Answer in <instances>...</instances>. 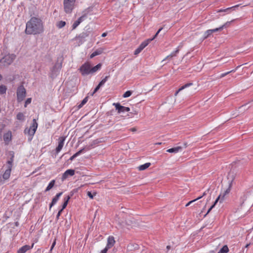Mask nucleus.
Listing matches in <instances>:
<instances>
[{
	"mask_svg": "<svg viewBox=\"0 0 253 253\" xmlns=\"http://www.w3.org/2000/svg\"><path fill=\"white\" fill-rule=\"evenodd\" d=\"M43 31V26L40 18L33 17L26 23L25 33L27 35H37Z\"/></svg>",
	"mask_w": 253,
	"mask_h": 253,
	"instance_id": "1",
	"label": "nucleus"
},
{
	"mask_svg": "<svg viewBox=\"0 0 253 253\" xmlns=\"http://www.w3.org/2000/svg\"><path fill=\"white\" fill-rule=\"evenodd\" d=\"M38 127V123L36 119L32 121V125L29 128L26 127L24 130V133L28 135V141H31L33 139V136L35 133Z\"/></svg>",
	"mask_w": 253,
	"mask_h": 253,
	"instance_id": "2",
	"label": "nucleus"
},
{
	"mask_svg": "<svg viewBox=\"0 0 253 253\" xmlns=\"http://www.w3.org/2000/svg\"><path fill=\"white\" fill-rule=\"evenodd\" d=\"M16 56L13 54H8L0 59V67H3L10 65L15 59Z\"/></svg>",
	"mask_w": 253,
	"mask_h": 253,
	"instance_id": "3",
	"label": "nucleus"
},
{
	"mask_svg": "<svg viewBox=\"0 0 253 253\" xmlns=\"http://www.w3.org/2000/svg\"><path fill=\"white\" fill-rule=\"evenodd\" d=\"M76 0H64V11L66 13H71L74 8Z\"/></svg>",
	"mask_w": 253,
	"mask_h": 253,
	"instance_id": "4",
	"label": "nucleus"
},
{
	"mask_svg": "<svg viewBox=\"0 0 253 253\" xmlns=\"http://www.w3.org/2000/svg\"><path fill=\"white\" fill-rule=\"evenodd\" d=\"M113 105L115 106L118 114H122V116H124V115L126 112H128L130 110L129 107L121 105L120 103H114Z\"/></svg>",
	"mask_w": 253,
	"mask_h": 253,
	"instance_id": "5",
	"label": "nucleus"
},
{
	"mask_svg": "<svg viewBox=\"0 0 253 253\" xmlns=\"http://www.w3.org/2000/svg\"><path fill=\"white\" fill-rule=\"evenodd\" d=\"M26 96V89L23 85L19 86L17 90V99L18 102H21L24 100Z\"/></svg>",
	"mask_w": 253,
	"mask_h": 253,
	"instance_id": "6",
	"label": "nucleus"
},
{
	"mask_svg": "<svg viewBox=\"0 0 253 253\" xmlns=\"http://www.w3.org/2000/svg\"><path fill=\"white\" fill-rule=\"evenodd\" d=\"M79 70L83 76H86L89 74H91V65L88 62H86L83 64L80 67Z\"/></svg>",
	"mask_w": 253,
	"mask_h": 253,
	"instance_id": "7",
	"label": "nucleus"
},
{
	"mask_svg": "<svg viewBox=\"0 0 253 253\" xmlns=\"http://www.w3.org/2000/svg\"><path fill=\"white\" fill-rule=\"evenodd\" d=\"M62 68V63H56L52 68L51 73L50 77L52 79L55 78L59 73V70Z\"/></svg>",
	"mask_w": 253,
	"mask_h": 253,
	"instance_id": "8",
	"label": "nucleus"
},
{
	"mask_svg": "<svg viewBox=\"0 0 253 253\" xmlns=\"http://www.w3.org/2000/svg\"><path fill=\"white\" fill-rule=\"evenodd\" d=\"M66 136H61L58 138V146H57V147L55 149V156L62 150V149L63 147V145L64 144V141L66 139Z\"/></svg>",
	"mask_w": 253,
	"mask_h": 253,
	"instance_id": "9",
	"label": "nucleus"
},
{
	"mask_svg": "<svg viewBox=\"0 0 253 253\" xmlns=\"http://www.w3.org/2000/svg\"><path fill=\"white\" fill-rule=\"evenodd\" d=\"M75 174V170L73 169H69L66 170L62 176V180H64L66 179L68 176H73Z\"/></svg>",
	"mask_w": 253,
	"mask_h": 253,
	"instance_id": "10",
	"label": "nucleus"
},
{
	"mask_svg": "<svg viewBox=\"0 0 253 253\" xmlns=\"http://www.w3.org/2000/svg\"><path fill=\"white\" fill-rule=\"evenodd\" d=\"M34 245V244L33 243L31 246L27 245L22 246L17 251V253H25L27 251L31 249L33 247Z\"/></svg>",
	"mask_w": 253,
	"mask_h": 253,
	"instance_id": "11",
	"label": "nucleus"
},
{
	"mask_svg": "<svg viewBox=\"0 0 253 253\" xmlns=\"http://www.w3.org/2000/svg\"><path fill=\"white\" fill-rule=\"evenodd\" d=\"M146 46L147 43L142 42L139 46V47L135 50L134 52V54H138Z\"/></svg>",
	"mask_w": 253,
	"mask_h": 253,
	"instance_id": "12",
	"label": "nucleus"
},
{
	"mask_svg": "<svg viewBox=\"0 0 253 253\" xmlns=\"http://www.w3.org/2000/svg\"><path fill=\"white\" fill-rule=\"evenodd\" d=\"M63 192H60L57 193L56 196L52 199L51 203L49 205L50 208H51L53 206H54L58 200L59 197L62 195Z\"/></svg>",
	"mask_w": 253,
	"mask_h": 253,
	"instance_id": "13",
	"label": "nucleus"
},
{
	"mask_svg": "<svg viewBox=\"0 0 253 253\" xmlns=\"http://www.w3.org/2000/svg\"><path fill=\"white\" fill-rule=\"evenodd\" d=\"M244 204V200L242 201V202L241 203L240 205V208H238L237 211H236V215L235 216L238 217V219H239L242 216H244L245 214L246 211L245 210L244 212V214L241 215V211L242 210V206Z\"/></svg>",
	"mask_w": 253,
	"mask_h": 253,
	"instance_id": "14",
	"label": "nucleus"
},
{
	"mask_svg": "<svg viewBox=\"0 0 253 253\" xmlns=\"http://www.w3.org/2000/svg\"><path fill=\"white\" fill-rule=\"evenodd\" d=\"M115 243V241L113 236H109L107 239V247L108 248L112 247Z\"/></svg>",
	"mask_w": 253,
	"mask_h": 253,
	"instance_id": "15",
	"label": "nucleus"
},
{
	"mask_svg": "<svg viewBox=\"0 0 253 253\" xmlns=\"http://www.w3.org/2000/svg\"><path fill=\"white\" fill-rule=\"evenodd\" d=\"M129 226V224L127 222H118V224L117 225V227L118 229H122L124 230L125 228H126L127 229H129L128 227Z\"/></svg>",
	"mask_w": 253,
	"mask_h": 253,
	"instance_id": "16",
	"label": "nucleus"
},
{
	"mask_svg": "<svg viewBox=\"0 0 253 253\" xmlns=\"http://www.w3.org/2000/svg\"><path fill=\"white\" fill-rule=\"evenodd\" d=\"M239 5L238 4V5H236L235 6H232V7H230L227 8L226 9H219V10H218L217 11V12H226L229 13L231 9L235 10V9L236 8L239 7Z\"/></svg>",
	"mask_w": 253,
	"mask_h": 253,
	"instance_id": "17",
	"label": "nucleus"
},
{
	"mask_svg": "<svg viewBox=\"0 0 253 253\" xmlns=\"http://www.w3.org/2000/svg\"><path fill=\"white\" fill-rule=\"evenodd\" d=\"M182 150V147L181 146H177L176 147L171 148L167 150V152L172 153H177L179 151Z\"/></svg>",
	"mask_w": 253,
	"mask_h": 253,
	"instance_id": "18",
	"label": "nucleus"
},
{
	"mask_svg": "<svg viewBox=\"0 0 253 253\" xmlns=\"http://www.w3.org/2000/svg\"><path fill=\"white\" fill-rule=\"evenodd\" d=\"M230 24V22H227L225 24L223 25L222 26H220L219 28H217L214 29H211V33H213L214 32H218L219 31L222 30L224 27H226L228 25Z\"/></svg>",
	"mask_w": 253,
	"mask_h": 253,
	"instance_id": "19",
	"label": "nucleus"
},
{
	"mask_svg": "<svg viewBox=\"0 0 253 253\" xmlns=\"http://www.w3.org/2000/svg\"><path fill=\"white\" fill-rule=\"evenodd\" d=\"M230 24V22H227L225 24L223 25L222 26H220L219 28H217L214 29H211V33H213L214 32H218L219 31L222 30L224 27H226L228 25Z\"/></svg>",
	"mask_w": 253,
	"mask_h": 253,
	"instance_id": "20",
	"label": "nucleus"
},
{
	"mask_svg": "<svg viewBox=\"0 0 253 253\" xmlns=\"http://www.w3.org/2000/svg\"><path fill=\"white\" fill-rule=\"evenodd\" d=\"M11 169H7L4 173H3L2 175V177L4 179L7 180L9 178V176L10 175Z\"/></svg>",
	"mask_w": 253,
	"mask_h": 253,
	"instance_id": "21",
	"label": "nucleus"
},
{
	"mask_svg": "<svg viewBox=\"0 0 253 253\" xmlns=\"http://www.w3.org/2000/svg\"><path fill=\"white\" fill-rule=\"evenodd\" d=\"M103 52V50L101 48H99L96 49L95 51H94L90 55V58H92L94 57L101 54Z\"/></svg>",
	"mask_w": 253,
	"mask_h": 253,
	"instance_id": "22",
	"label": "nucleus"
},
{
	"mask_svg": "<svg viewBox=\"0 0 253 253\" xmlns=\"http://www.w3.org/2000/svg\"><path fill=\"white\" fill-rule=\"evenodd\" d=\"M232 181H231L230 182V183L229 184V187L224 192V193L223 194H221L220 198L222 197L221 200H223L224 199V197H225V196L226 194H228L230 192V189H231V187L232 185ZM219 195H220V194Z\"/></svg>",
	"mask_w": 253,
	"mask_h": 253,
	"instance_id": "23",
	"label": "nucleus"
},
{
	"mask_svg": "<svg viewBox=\"0 0 253 253\" xmlns=\"http://www.w3.org/2000/svg\"><path fill=\"white\" fill-rule=\"evenodd\" d=\"M179 52V49H176V50L174 51L173 52H172L170 54H169V55L167 56L164 59H163L162 60V62H165V61H166L167 59L170 58H172L173 57H174L176 55V54L177 53H178Z\"/></svg>",
	"mask_w": 253,
	"mask_h": 253,
	"instance_id": "24",
	"label": "nucleus"
},
{
	"mask_svg": "<svg viewBox=\"0 0 253 253\" xmlns=\"http://www.w3.org/2000/svg\"><path fill=\"white\" fill-rule=\"evenodd\" d=\"M192 84H193L192 83H187V84H185V85L182 86L180 88H179L178 89V90H177L176 91V92L175 93V95H177V94L178 93V92L179 91H180L181 90H183V89H185V88H187V87L192 85Z\"/></svg>",
	"mask_w": 253,
	"mask_h": 253,
	"instance_id": "25",
	"label": "nucleus"
},
{
	"mask_svg": "<svg viewBox=\"0 0 253 253\" xmlns=\"http://www.w3.org/2000/svg\"><path fill=\"white\" fill-rule=\"evenodd\" d=\"M192 84H193L192 83H187V84H185V85L182 86L180 88H179L178 89V90H177L176 91V92L175 93V95H177V94L178 93V92L179 91H180L181 90H183V89H185V88H187V87L192 85Z\"/></svg>",
	"mask_w": 253,
	"mask_h": 253,
	"instance_id": "26",
	"label": "nucleus"
},
{
	"mask_svg": "<svg viewBox=\"0 0 253 253\" xmlns=\"http://www.w3.org/2000/svg\"><path fill=\"white\" fill-rule=\"evenodd\" d=\"M102 64L101 63H99L93 67H91V74L94 73L100 70Z\"/></svg>",
	"mask_w": 253,
	"mask_h": 253,
	"instance_id": "27",
	"label": "nucleus"
},
{
	"mask_svg": "<svg viewBox=\"0 0 253 253\" xmlns=\"http://www.w3.org/2000/svg\"><path fill=\"white\" fill-rule=\"evenodd\" d=\"M11 133H6L3 135V140L5 142H9L11 140Z\"/></svg>",
	"mask_w": 253,
	"mask_h": 253,
	"instance_id": "28",
	"label": "nucleus"
},
{
	"mask_svg": "<svg viewBox=\"0 0 253 253\" xmlns=\"http://www.w3.org/2000/svg\"><path fill=\"white\" fill-rule=\"evenodd\" d=\"M150 165H151L150 163H146L143 165L140 166L138 167V169L139 170H144L146 169H147L148 168H149L150 166Z\"/></svg>",
	"mask_w": 253,
	"mask_h": 253,
	"instance_id": "29",
	"label": "nucleus"
},
{
	"mask_svg": "<svg viewBox=\"0 0 253 253\" xmlns=\"http://www.w3.org/2000/svg\"><path fill=\"white\" fill-rule=\"evenodd\" d=\"M89 35L87 32H83L81 33L77 38L81 41L84 40L85 38L88 37Z\"/></svg>",
	"mask_w": 253,
	"mask_h": 253,
	"instance_id": "30",
	"label": "nucleus"
},
{
	"mask_svg": "<svg viewBox=\"0 0 253 253\" xmlns=\"http://www.w3.org/2000/svg\"><path fill=\"white\" fill-rule=\"evenodd\" d=\"M55 181V180H51L49 183L48 184V186L46 188L45 190V192H47L49 191L54 185Z\"/></svg>",
	"mask_w": 253,
	"mask_h": 253,
	"instance_id": "31",
	"label": "nucleus"
},
{
	"mask_svg": "<svg viewBox=\"0 0 253 253\" xmlns=\"http://www.w3.org/2000/svg\"><path fill=\"white\" fill-rule=\"evenodd\" d=\"M220 195H219L218 197L216 199L215 201H214V203L211 206V207L209 209L207 213H206V215H207V214L210 212V211L214 207L215 205L217 204L218 201H219V199L220 198Z\"/></svg>",
	"mask_w": 253,
	"mask_h": 253,
	"instance_id": "32",
	"label": "nucleus"
},
{
	"mask_svg": "<svg viewBox=\"0 0 253 253\" xmlns=\"http://www.w3.org/2000/svg\"><path fill=\"white\" fill-rule=\"evenodd\" d=\"M229 251L228 246L227 245H224L217 253H227Z\"/></svg>",
	"mask_w": 253,
	"mask_h": 253,
	"instance_id": "33",
	"label": "nucleus"
},
{
	"mask_svg": "<svg viewBox=\"0 0 253 253\" xmlns=\"http://www.w3.org/2000/svg\"><path fill=\"white\" fill-rule=\"evenodd\" d=\"M56 25L59 29H61L66 25V22L64 21H58L56 23Z\"/></svg>",
	"mask_w": 253,
	"mask_h": 253,
	"instance_id": "34",
	"label": "nucleus"
},
{
	"mask_svg": "<svg viewBox=\"0 0 253 253\" xmlns=\"http://www.w3.org/2000/svg\"><path fill=\"white\" fill-rule=\"evenodd\" d=\"M16 118L18 120L23 121L25 120V116L22 113L19 112L17 114L16 116Z\"/></svg>",
	"mask_w": 253,
	"mask_h": 253,
	"instance_id": "35",
	"label": "nucleus"
},
{
	"mask_svg": "<svg viewBox=\"0 0 253 253\" xmlns=\"http://www.w3.org/2000/svg\"><path fill=\"white\" fill-rule=\"evenodd\" d=\"M88 101V96L85 97L78 106V109L81 108Z\"/></svg>",
	"mask_w": 253,
	"mask_h": 253,
	"instance_id": "36",
	"label": "nucleus"
},
{
	"mask_svg": "<svg viewBox=\"0 0 253 253\" xmlns=\"http://www.w3.org/2000/svg\"><path fill=\"white\" fill-rule=\"evenodd\" d=\"M92 145L86 146L82 148V149H81L80 150H79V151L80 153V154H82L84 151L89 150L92 148Z\"/></svg>",
	"mask_w": 253,
	"mask_h": 253,
	"instance_id": "37",
	"label": "nucleus"
},
{
	"mask_svg": "<svg viewBox=\"0 0 253 253\" xmlns=\"http://www.w3.org/2000/svg\"><path fill=\"white\" fill-rule=\"evenodd\" d=\"M7 88L6 86L4 85H0V94H3L4 93H5L6 91Z\"/></svg>",
	"mask_w": 253,
	"mask_h": 253,
	"instance_id": "38",
	"label": "nucleus"
},
{
	"mask_svg": "<svg viewBox=\"0 0 253 253\" xmlns=\"http://www.w3.org/2000/svg\"><path fill=\"white\" fill-rule=\"evenodd\" d=\"M110 77V76H106L103 80H102L98 84L102 86L106 82L108 79Z\"/></svg>",
	"mask_w": 253,
	"mask_h": 253,
	"instance_id": "39",
	"label": "nucleus"
},
{
	"mask_svg": "<svg viewBox=\"0 0 253 253\" xmlns=\"http://www.w3.org/2000/svg\"><path fill=\"white\" fill-rule=\"evenodd\" d=\"M211 34H212V33H211V31L210 30H207L204 33V39H207Z\"/></svg>",
	"mask_w": 253,
	"mask_h": 253,
	"instance_id": "40",
	"label": "nucleus"
},
{
	"mask_svg": "<svg viewBox=\"0 0 253 253\" xmlns=\"http://www.w3.org/2000/svg\"><path fill=\"white\" fill-rule=\"evenodd\" d=\"M132 91L131 90H127L123 94V97L126 98L129 97L132 94Z\"/></svg>",
	"mask_w": 253,
	"mask_h": 253,
	"instance_id": "41",
	"label": "nucleus"
},
{
	"mask_svg": "<svg viewBox=\"0 0 253 253\" xmlns=\"http://www.w3.org/2000/svg\"><path fill=\"white\" fill-rule=\"evenodd\" d=\"M236 71V70H231L229 72H227L226 73H223L222 74L220 75V76L219 77V78H223L225 76L228 75L229 74L231 73H234Z\"/></svg>",
	"mask_w": 253,
	"mask_h": 253,
	"instance_id": "42",
	"label": "nucleus"
},
{
	"mask_svg": "<svg viewBox=\"0 0 253 253\" xmlns=\"http://www.w3.org/2000/svg\"><path fill=\"white\" fill-rule=\"evenodd\" d=\"M202 198V196H200V197H198L197 198L189 202L188 203L186 204V205H185V207H188V206H190L192 203L197 201L198 200L201 199Z\"/></svg>",
	"mask_w": 253,
	"mask_h": 253,
	"instance_id": "43",
	"label": "nucleus"
},
{
	"mask_svg": "<svg viewBox=\"0 0 253 253\" xmlns=\"http://www.w3.org/2000/svg\"><path fill=\"white\" fill-rule=\"evenodd\" d=\"M66 207H67V205H66L65 204H63V205L62 206V209L59 211L57 214V218H58L60 216V215L61 213L62 212V211H63V210L64 209H65Z\"/></svg>",
	"mask_w": 253,
	"mask_h": 253,
	"instance_id": "44",
	"label": "nucleus"
},
{
	"mask_svg": "<svg viewBox=\"0 0 253 253\" xmlns=\"http://www.w3.org/2000/svg\"><path fill=\"white\" fill-rule=\"evenodd\" d=\"M80 24V22L77 20L74 22L72 25V30L75 29Z\"/></svg>",
	"mask_w": 253,
	"mask_h": 253,
	"instance_id": "45",
	"label": "nucleus"
},
{
	"mask_svg": "<svg viewBox=\"0 0 253 253\" xmlns=\"http://www.w3.org/2000/svg\"><path fill=\"white\" fill-rule=\"evenodd\" d=\"M31 101H32V99L31 98H27V100H26L25 102L24 107H26L27 105L28 104L31 103Z\"/></svg>",
	"mask_w": 253,
	"mask_h": 253,
	"instance_id": "46",
	"label": "nucleus"
},
{
	"mask_svg": "<svg viewBox=\"0 0 253 253\" xmlns=\"http://www.w3.org/2000/svg\"><path fill=\"white\" fill-rule=\"evenodd\" d=\"M86 17V15L85 14L81 16L80 17H79L78 18V19L77 20V21H79L80 22V24L84 21V18Z\"/></svg>",
	"mask_w": 253,
	"mask_h": 253,
	"instance_id": "47",
	"label": "nucleus"
},
{
	"mask_svg": "<svg viewBox=\"0 0 253 253\" xmlns=\"http://www.w3.org/2000/svg\"><path fill=\"white\" fill-rule=\"evenodd\" d=\"M101 86L98 84L96 87L95 88L93 92L91 93V95H93L96 92H97L99 89L100 88Z\"/></svg>",
	"mask_w": 253,
	"mask_h": 253,
	"instance_id": "48",
	"label": "nucleus"
},
{
	"mask_svg": "<svg viewBox=\"0 0 253 253\" xmlns=\"http://www.w3.org/2000/svg\"><path fill=\"white\" fill-rule=\"evenodd\" d=\"M87 195L90 199H92L94 197V196L96 195V193H94V195H93L91 192L88 191Z\"/></svg>",
	"mask_w": 253,
	"mask_h": 253,
	"instance_id": "49",
	"label": "nucleus"
},
{
	"mask_svg": "<svg viewBox=\"0 0 253 253\" xmlns=\"http://www.w3.org/2000/svg\"><path fill=\"white\" fill-rule=\"evenodd\" d=\"M70 200V197H65L64 199V203L67 206L68 202Z\"/></svg>",
	"mask_w": 253,
	"mask_h": 253,
	"instance_id": "50",
	"label": "nucleus"
},
{
	"mask_svg": "<svg viewBox=\"0 0 253 253\" xmlns=\"http://www.w3.org/2000/svg\"><path fill=\"white\" fill-rule=\"evenodd\" d=\"M12 162H11V161H8L7 162V169H11L12 167Z\"/></svg>",
	"mask_w": 253,
	"mask_h": 253,
	"instance_id": "51",
	"label": "nucleus"
},
{
	"mask_svg": "<svg viewBox=\"0 0 253 253\" xmlns=\"http://www.w3.org/2000/svg\"><path fill=\"white\" fill-rule=\"evenodd\" d=\"M154 39V37H153L151 39H147V40L143 42H146L147 43V45L149 44V43L151 42L152 41H153V40Z\"/></svg>",
	"mask_w": 253,
	"mask_h": 253,
	"instance_id": "52",
	"label": "nucleus"
},
{
	"mask_svg": "<svg viewBox=\"0 0 253 253\" xmlns=\"http://www.w3.org/2000/svg\"><path fill=\"white\" fill-rule=\"evenodd\" d=\"M163 29V28H161L160 29H159V30L157 32V33L155 34V35L154 36V38L155 39L157 36H158V35L159 34V33L160 32V31Z\"/></svg>",
	"mask_w": 253,
	"mask_h": 253,
	"instance_id": "53",
	"label": "nucleus"
},
{
	"mask_svg": "<svg viewBox=\"0 0 253 253\" xmlns=\"http://www.w3.org/2000/svg\"><path fill=\"white\" fill-rule=\"evenodd\" d=\"M108 249L109 248H107V247H105L103 250L101 251L100 253H106Z\"/></svg>",
	"mask_w": 253,
	"mask_h": 253,
	"instance_id": "54",
	"label": "nucleus"
},
{
	"mask_svg": "<svg viewBox=\"0 0 253 253\" xmlns=\"http://www.w3.org/2000/svg\"><path fill=\"white\" fill-rule=\"evenodd\" d=\"M75 190H74L70 192V194L68 196H67L66 197H70V199H71V198L73 196L74 194V191Z\"/></svg>",
	"mask_w": 253,
	"mask_h": 253,
	"instance_id": "55",
	"label": "nucleus"
},
{
	"mask_svg": "<svg viewBox=\"0 0 253 253\" xmlns=\"http://www.w3.org/2000/svg\"><path fill=\"white\" fill-rule=\"evenodd\" d=\"M76 157H77L76 155L75 154H74L72 156H71V157L69 158V160H70V161H73V160L75 158H76Z\"/></svg>",
	"mask_w": 253,
	"mask_h": 253,
	"instance_id": "56",
	"label": "nucleus"
},
{
	"mask_svg": "<svg viewBox=\"0 0 253 253\" xmlns=\"http://www.w3.org/2000/svg\"><path fill=\"white\" fill-rule=\"evenodd\" d=\"M131 131H132V132H135L136 131V128L135 127H133V128H131L130 129H129Z\"/></svg>",
	"mask_w": 253,
	"mask_h": 253,
	"instance_id": "57",
	"label": "nucleus"
},
{
	"mask_svg": "<svg viewBox=\"0 0 253 253\" xmlns=\"http://www.w3.org/2000/svg\"><path fill=\"white\" fill-rule=\"evenodd\" d=\"M247 105V104H244V105L241 106V107H240L239 108V109H241L242 108H245Z\"/></svg>",
	"mask_w": 253,
	"mask_h": 253,
	"instance_id": "58",
	"label": "nucleus"
},
{
	"mask_svg": "<svg viewBox=\"0 0 253 253\" xmlns=\"http://www.w3.org/2000/svg\"><path fill=\"white\" fill-rule=\"evenodd\" d=\"M13 158H14V154H13L11 157L10 158V160L9 161H11V162L13 163Z\"/></svg>",
	"mask_w": 253,
	"mask_h": 253,
	"instance_id": "59",
	"label": "nucleus"
},
{
	"mask_svg": "<svg viewBox=\"0 0 253 253\" xmlns=\"http://www.w3.org/2000/svg\"><path fill=\"white\" fill-rule=\"evenodd\" d=\"M107 33H103L102 34V37H105L106 36H107Z\"/></svg>",
	"mask_w": 253,
	"mask_h": 253,
	"instance_id": "60",
	"label": "nucleus"
},
{
	"mask_svg": "<svg viewBox=\"0 0 253 253\" xmlns=\"http://www.w3.org/2000/svg\"><path fill=\"white\" fill-rule=\"evenodd\" d=\"M55 244H56V240L55 239V240H54V242H53V243H52V244L51 246L54 247V246H55Z\"/></svg>",
	"mask_w": 253,
	"mask_h": 253,
	"instance_id": "61",
	"label": "nucleus"
},
{
	"mask_svg": "<svg viewBox=\"0 0 253 253\" xmlns=\"http://www.w3.org/2000/svg\"><path fill=\"white\" fill-rule=\"evenodd\" d=\"M75 154V155H76V156L77 157V156H79L81 154H80V153L79 152V151H78V152H77V153H76Z\"/></svg>",
	"mask_w": 253,
	"mask_h": 253,
	"instance_id": "62",
	"label": "nucleus"
},
{
	"mask_svg": "<svg viewBox=\"0 0 253 253\" xmlns=\"http://www.w3.org/2000/svg\"><path fill=\"white\" fill-rule=\"evenodd\" d=\"M75 154V155H76V156L77 157V156H79L81 154H80V153L79 152V151H78V152H77V153H76Z\"/></svg>",
	"mask_w": 253,
	"mask_h": 253,
	"instance_id": "63",
	"label": "nucleus"
},
{
	"mask_svg": "<svg viewBox=\"0 0 253 253\" xmlns=\"http://www.w3.org/2000/svg\"><path fill=\"white\" fill-rule=\"evenodd\" d=\"M250 245H251V243L247 244L246 245L245 247H246V248H248V247L250 246Z\"/></svg>",
	"mask_w": 253,
	"mask_h": 253,
	"instance_id": "64",
	"label": "nucleus"
}]
</instances>
